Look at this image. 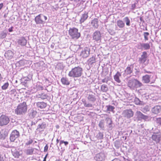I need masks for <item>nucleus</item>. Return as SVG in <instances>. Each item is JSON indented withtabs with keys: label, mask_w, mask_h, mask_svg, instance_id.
<instances>
[{
	"label": "nucleus",
	"mask_w": 161,
	"mask_h": 161,
	"mask_svg": "<svg viewBox=\"0 0 161 161\" xmlns=\"http://www.w3.org/2000/svg\"><path fill=\"white\" fill-rule=\"evenodd\" d=\"M82 71V69L81 67H75L69 72L68 75L70 77H78L81 75Z\"/></svg>",
	"instance_id": "1"
},
{
	"label": "nucleus",
	"mask_w": 161,
	"mask_h": 161,
	"mask_svg": "<svg viewBox=\"0 0 161 161\" xmlns=\"http://www.w3.org/2000/svg\"><path fill=\"white\" fill-rule=\"evenodd\" d=\"M27 106L25 102L19 104L15 109V112L17 115H22L25 114L27 111Z\"/></svg>",
	"instance_id": "2"
},
{
	"label": "nucleus",
	"mask_w": 161,
	"mask_h": 161,
	"mask_svg": "<svg viewBox=\"0 0 161 161\" xmlns=\"http://www.w3.org/2000/svg\"><path fill=\"white\" fill-rule=\"evenodd\" d=\"M127 85L129 87L132 89L140 87L142 86V84L141 82L135 79L130 80Z\"/></svg>",
	"instance_id": "3"
},
{
	"label": "nucleus",
	"mask_w": 161,
	"mask_h": 161,
	"mask_svg": "<svg viewBox=\"0 0 161 161\" xmlns=\"http://www.w3.org/2000/svg\"><path fill=\"white\" fill-rule=\"evenodd\" d=\"M69 33L72 38L75 39H77L80 36V33L78 32V30L76 28H70L69 30Z\"/></svg>",
	"instance_id": "4"
},
{
	"label": "nucleus",
	"mask_w": 161,
	"mask_h": 161,
	"mask_svg": "<svg viewBox=\"0 0 161 161\" xmlns=\"http://www.w3.org/2000/svg\"><path fill=\"white\" fill-rule=\"evenodd\" d=\"M47 19V17L42 14H40L36 16L35 19L36 23L38 24H43Z\"/></svg>",
	"instance_id": "5"
},
{
	"label": "nucleus",
	"mask_w": 161,
	"mask_h": 161,
	"mask_svg": "<svg viewBox=\"0 0 161 161\" xmlns=\"http://www.w3.org/2000/svg\"><path fill=\"white\" fill-rule=\"evenodd\" d=\"M9 118L8 116L2 115L0 117V126L7 125L9 122Z\"/></svg>",
	"instance_id": "6"
},
{
	"label": "nucleus",
	"mask_w": 161,
	"mask_h": 161,
	"mask_svg": "<svg viewBox=\"0 0 161 161\" xmlns=\"http://www.w3.org/2000/svg\"><path fill=\"white\" fill-rule=\"evenodd\" d=\"M20 136L19 132L16 130H13L10 136V140L11 142H14Z\"/></svg>",
	"instance_id": "7"
},
{
	"label": "nucleus",
	"mask_w": 161,
	"mask_h": 161,
	"mask_svg": "<svg viewBox=\"0 0 161 161\" xmlns=\"http://www.w3.org/2000/svg\"><path fill=\"white\" fill-rule=\"evenodd\" d=\"M93 40L97 42H100L101 40V34L99 31H96L92 35Z\"/></svg>",
	"instance_id": "8"
},
{
	"label": "nucleus",
	"mask_w": 161,
	"mask_h": 161,
	"mask_svg": "<svg viewBox=\"0 0 161 161\" xmlns=\"http://www.w3.org/2000/svg\"><path fill=\"white\" fill-rule=\"evenodd\" d=\"M136 118L138 121H141L142 119L146 120L148 119V116L144 115L142 114L141 112L137 111L135 114Z\"/></svg>",
	"instance_id": "9"
},
{
	"label": "nucleus",
	"mask_w": 161,
	"mask_h": 161,
	"mask_svg": "<svg viewBox=\"0 0 161 161\" xmlns=\"http://www.w3.org/2000/svg\"><path fill=\"white\" fill-rule=\"evenodd\" d=\"M90 52V49L87 47H85L81 52L80 56L83 58H86L89 56Z\"/></svg>",
	"instance_id": "10"
},
{
	"label": "nucleus",
	"mask_w": 161,
	"mask_h": 161,
	"mask_svg": "<svg viewBox=\"0 0 161 161\" xmlns=\"http://www.w3.org/2000/svg\"><path fill=\"white\" fill-rule=\"evenodd\" d=\"M47 126V124L45 122H42L38 125L36 129V132L40 133L43 131Z\"/></svg>",
	"instance_id": "11"
},
{
	"label": "nucleus",
	"mask_w": 161,
	"mask_h": 161,
	"mask_svg": "<svg viewBox=\"0 0 161 161\" xmlns=\"http://www.w3.org/2000/svg\"><path fill=\"white\" fill-rule=\"evenodd\" d=\"M134 114L133 112L131 109L124 110L123 113L124 116L127 118H130L133 116Z\"/></svg>",
	"instance_id": "12"
},
{
	"label": "nucleus",
	"mask_w": 161,
	"mask_h": 161,
	"mask_svg": "<svg viewBox=\"0 0 161 161\" xmlns=\"http://www.w3.org/2000/svg\"><path fill=\"white\" fill-rule=\"evenodd\" d=\"M152 138L156 143H158L161 139L160 135L158 133H154L152 136Z\"/></svg>",
	"instance_id": "13"
},
{
	"label": "nucleus",
	"mask_w": 161,
	"mask_h": 161,
	"mask_svg": "<svg viewBox=\"0 0 161 161\" xmlns=\"http://www.w3.org/2000/svg\"><path fill=\"white\" fill-rule=\"evenodd\" d=\"M105 158V154L104 153H100L97 154L94 159L97 161H102Z\"/></svg>",
	"instance_id": "14"
},
{
	"label": "nucleus",
	"mask_w": 161,
	"mask_h": 161,
	"mask_svg": "<svg viewBox=\"0 0 161 161\" xmlns=\"http://www.w3.org/2000/svg\"><path fill=\"white\" fill-rule=\"evenodd\" d=\"M150 48V45L148 43H140L138 47L139 49H144V50L149 49Z\"/></svg>",
	"instance_id": "15"
},
{
	"label": "nucleus",
	"mask_w": 161,
	"mask_h": 161,
	"mask_svg": "<svg viewBox=\"0 0 161 161\" xmlns=\"http://www.w3.org/2000/svg\"><path fill=\"white\" fill-rule=\"evenodd\" d=\"M147 58V53L145 52H143L142 54V55L141 57L139 59V61L140 63L141 64L144 63L146 61Z\"/></svg>",
	"instance_id": "16"
},
{
	"label": "nucleus",
	"mask_w": 161,
	"mask_h": 161,
	"mask_svg": "<svg viewBox=\"0 0 161 161\" xmlns=\"http://www.w3.org/2000/svg\"><path fill=\"white\" fill-rule=\"evenodd\" d=\"M14 53L13 52L10 50L7 51L4 54V56L8 59H11L14 56Z\"/></svg>",
	"instance_id": "17"
},
{
	"label": "nucleus",
	"mask_w": 161,
	"mask_h": 161,
	"mask_svg": "<svg viewBox=\"0 0 161 161\" xmlns=\"http://www.w3.org/2000/svg\"><path fill=\"white\" fill-rule=\"evenodd\" d=\"M17 43L18 44L22 46H25L27 43V40L24 37H22L19 39Z\"/></svg>",
	"instance_id": "18"
},
{
	"label": "nucleus",
	"mask_w": 161,
	"mask_h": 161,
	"mask_svg": "<svg viewBox=\"0 0 161 161\" xmlns=\"http://www.w3.org/2000/svg\"><path fill=\"white\" fill-rule=\"evenodd\" d=\"M152 111L155 114H158L161 111V107L158 105L155 106L153 108Z\"/></svg>",
	"instance_id": "19"
},
{
	"label": "nucleus",
	"mask_w": 161,
	"mask_h": 161,
	"mask_svg": "<svg viewBox=\"0 0 161 161\" xmlns=\"http://www.w3.org/2000/svg\"><path fill=\"white\" fill-rule=\"evenodd\" d=\"M95 62V58L94 56H92L87 61V63L89 66H92V64Z\"/></svg>",
	"instance_id": "20"
},
{
	"label": "nucleus",
	"mask_w": 161,
	"mask_h": 161,
	"mask_svg": "<svg viewBox=\"0 0 161 161\" xmlns=\"http://www.w3.org/2000/svg\"><path fill=\"white\" fill-rule=\"evenodd\" d=\"M34 150V148L31 147L25 149L24 152L27 155H31L33 154Z\"/></svg>",
	"instance_id": "21"
},
{
	"label": "nucleus",
	"mask_w": 161,
	"mask_h": 161,
	"mask_svg": "<svg viewBox=\"0 0 161 161\" xmlns=\"http://www.w3.org/2000/svg\"><path fill=\"white\" fill-rule=\"evenodd\" d=\"M133 69V67L131 65L128 66L125 70V74H130L132 72Z\"/></svg>",
	"instance_id": "22"
},
{
	"label": "nucleus",
	"mask_w": 161,
	"mask_h": 161,
	"mask_svg": "<svg viewBox=\"0 0 161 161\" xmlns=\"http://www.w3.org/2000/svg\"><path fill=\"white\" fill-rule=\"evenodd\" d=\"M121 75L120 72H117L114 76V79L115 81L118 83L120 82L121 81L119 77L121 76Z\"/></svg>",
	"instance_id": "23"
},
{
	"label": "nucleus",
	"mask_w": 161,
	"mask_h": 161,
	"mask_svg": "<svg viewBox=\"0 0 161 161\" xmlns=\"http://www.w3.org/2000/svg\"><path fill=\"white\" fill-rule=\"evenodd\" d=\"M12 148L11 149V152L12 153V154L14 157L16 158H18L20 156L21 154L19 153V152L16 151H15L14 150V147H12Z\"/></svg>",
	"instance_id": "24"
},
{
	"label": "nucleus",
	"mask_w": 161,
	"mask_h": 161,
	"mask_svg": "<svg viewBox=\"0 0 161 161\" xmlns=\"http://www.w3.org/2000/svg\"><path fill=\"white\" fill-rule=\"evenodd\" d=\"M88 15L87 13H85L82 14L80 19V23H82L84 22V21L88 18Z\"/></svg>",
	"instance_id": "25"
},
{
	"label": "nucleus",
	"mask_w": 161,
	"mask_h": 161,
	"mask_svg": "<svg viewBox=\"0 0 161 161\" xmlns=\"http://www.w3.org/2000/svg\"><path fill=\"white\" fill-rule=\"evenodd\" d=\"M36 105L38 108L42 109L45 108L46 107L47 104L44 102H41L37 103Z\"/></svg>",
	"instance_id": "26"
},
{
	"label": "nucleus",
	"mask_w": 161,
	"mask_h": 161,
	"mask_svg": "<svg viewBox=\"0 0 161 161\" xmlns=\"http://www.w3.org/2000/svg\"><path fill=\"white\" fill-rule=\"evenodd\" d=\"M150 76L146 75L142 77V80L145 83H148L150 82Z\"/></svg>",
	"instance_id": "27"
},
{
	"label": "nucleus",
	"mask_w": 161,
	"mask_h": 161,
	"mask_svg": "<svg viewBox=\"0 0 161 161\" xmlns=\"http://www.w3.org/2000/svg\"><path fill=\"white\" fill-rule=\"evenodd\" d=\"M117 26L120 28H123L125 27V24L124 22L121 20H119L117 21Z\"/></svg>",
	"instance_id": "28"
},
{
	"label": "nucleus",
	"mask_w": 161,
	"mask_h": 161,
	"mask_svg": "<svg viewBox=\"0 0 161 161\" xmlns=\"http://www.w3.org/2000/svg\"><path fill=\"white\" fill-rule=\"evenodd\" d=\"M91 24L94 27L96 28H97L98 26L97 19H93L92 21Z\"/></svg>",
	"instance_id": "29"
},
{
	"label": "nucleus",
	"mask_w": 161,
	"mask_h": 161,
	"mask_svg": "<svg viewBox=\"0 0 161 161\" xmlns=\"http://www.w3.org/2000/svg\"><path fill=\"white\" fill-rule=\"evenodd\" d=\"M61 81L63 85H69V82L66 78L64 77L62 78Z\"/></svg>",
	"instance_id": "30"
},
{
	"label": "nucleus",
	"mask_w": 161,
	"mask_h": 161,
	"mask_svg": "<svg viewBox=\"0 0 161 161\" xmlns=\"http://www.w3.org/2000/svg\"><path fill=\"white\" fill-rule=\"evenodd\" d=\"M87 99L89 101L92 102H94L96 100V98L95 96L91 95H89L88 96Z\"/></svg>",
	"instance_id": "31"
},
{
	"label": "nucleus",
	"mask_w": 161,
	"mask_h": 161,
	"mask_svg": "<svg viewBox=\"0 0 161 161\" xmlns=\"http://www.w3.org/2000/svg\"><path fill=\"white\" fill-rule=\"evenodd\" d=\"M108 89L107 87V85H103L101 86V91L104 92H106Z\"/></svg>",
	"instance_id": "32"
},
{
	"label": "nucleus",
	"mask_w": 161,
	"mask_h": 161,
	"mask_svg": "<svg viewBox=\"0 0 161 161\" xmlns=\"http://www.w3.org/2000/svg\"><path fill=\"white\" fill-rule=\"evenodd\" d=\"M124 20L127 26H129L130 25V20L128 17H125Z\"/></svg>",
	"instance_id": "33"
},
{
	"label": "nucleus",
	"mask_w": 161,
	"mask_h": 161,
	"mask_svg": "<svg viewBox=\"0 0 161 161\" xmlns=\"http://www.w3.org/2000/svg\"><path fill=\"white\" fill-rule=\"evenodd\" d=\"M97 139L98 140L102 139L103 138V134L101 132H99L96 136Z\"/></svg>",
	"instance_id": "34"
},
{
	"label": "nucleus",
	"mask_w": 161,
	"mask_h": 161,
	"mask_svg": "<svg viewBox=\"0 0 161 161\" xmlns=\"http://www.w3.org/2000/svg\"><path fill=\"white\" fill-rule=\"evenodd\" d=\"M98 125L99 127L102 128L103 129L104 127V121L103 120H101L100 121Z\"/></svg>",
	"instance_id": "35"
},
{
	"label": "nucleus",
	"mask_w": 161,
	"mask_h": 161,
	"mask_svg": "<svg viewBox=\"0 0 161 161\" xmlns=\"http://www.w3.org/2000/svg\"><path fill=\"white\" fill-rule=\"evenodd\" d=\"M107 122L108 123V127L109 128H110L111 129L112 128V121L111 119H110L109 118H108L107 119Z\"/></svg>",
	"instance_id": "36"
},
{
	"label": "nucleus",
	"mask_w": 161,
	"mask_h": 161,
	"mask_svg": "<svg viewBox=\"0 0 161 161\" xmlns=\"http://www.w3.org/2000/svg\"><path fill=\"white\" fill-rule=\"evenodd\" d=\"M9 84L8 82L5 83L2 86V89L3 90H6L8 87Z\"/></svg>",
	"instance_id": "37"
},
{
	"label": "nucleus",
	"mask_w": 161,
	"mask_h": 161,
	"mask_svg": "<svg viewBox=\"0 0 161 161\" xmlns=\"http://www.w3.org/2000/svg\"><path fill=\"white\" fill-rule=\"evenodd\" d=\"M107 110L110 111H113L114 109V107L111 105L107 106Z\"/></svg>",
	"instance_id": "38"
},
{
	"label": "nucleus",
	"mask_w": 161,
	"mask_h": 161,
	"mask_svg": "<svg viewBox=\"0 0 161 161\" xmlns=\"http://www.w3.org/2000/svg\"><path fill=\"white\" fill-rule=\"evenodd\" d=\"M134 102L136 104L139 105L141 104V102L138 98L136 97L134 99Z\"/></svg>",
	"instance_id": "39"
},
{
	"label": "nucleus",
	"mask_w": 161,
	"mask_h": 161,
	"mask_svg": "<svg viewBox=\"0 0 161 161\" xmlns=\"http://www.w3.org/2000/svg\"><path fill=\"white\" fill-rule=\"evenodd\" d=\"M37 113V112L36 111L34 110H31L30 114L33 117H34L36 115Z\"/></svg>",
	"instance_id": "40"
},
{
	"label": "nucleus",
	"mask_w": 161,
	"mask_h": 161,
	"mask_svg": "<svg viewBox=\"0 0 161 161\" xmlns=\"http://www.w3.org/2000/svg\"><path fill=\"white\" fill-rule=\"evenodd\" d=\"M40 97L43 99H46L47 98V95L44 93H42L41 94H40Z\"/></svg>",
	"instance_id": "41"
},
{
	"label": "nucleus",
	"mask_w": 161,
	"mask_h": 161,
	"mask_svg": "<svg viewBox=\"0 0 161 161\" xmlns=\"http://www.w3.org/2000/svg\"><path fill=\"white\" fill-rule=\"evenodd\" d=\"M143 35L144 36L145 40H148V36L149 35V33L147 32H145L144 33Z\"/></svg>",
	"instance_id": "42"
},
{
	"label": "nucleus",
	"mask_w": 161,
	"mask_h": 161,
	"mask_svg": "<svg viewBox=\"0 0 161 161\" xmlns=\"http://www.w3.org/2000/svg\"><path fill=\"white\" fill-rule=\"evenodd\" d=\"M83 103L84 105V106L86 107H92V105L91 103H86V102L85 101L83 102Z\"/></svg>",
	"instance_id": "43"
},
{
	"label": "nucleus",
	"mask_w": 161,
	"mask_h": 161,
	"mask_svg": "<svg viewBox=\"0 0 161 161\" xmlns=\"http://www.w3.org/2000/svg\"><path fill=\"white\" fill-rule=\"evenodd\" d=\"M63 143L64 144L65 146H66L68 144L69 142H65L63 140H61L59 142V144L60 145H61Z\"/></svg>",
	"instance_id": "44"
},
{
	"label": "nucleus",
	"mask_w": 161,
	"mask_h": 161,
	"mask_svg": "<svg viewBox=\"0 0 161 161\" xmlns=\"http://www.w3.org/2000/svg\"><path fill=\"white\" fill-rule=\"evenodd\" d=\"M33 142V140L30 139L29 140V141H28L26 143V145H29L31 144Z\"/></svg>",
	"instance_id": "45"
},
{
	"label": "nucleus",
	"mask_w": 161,
	"mask_h": 161,
	"mask_svg": "<svg viewBox=\"0 0 161 161\" xmlns=\"http://www.w3.org/2000/svg\"><path fill=\"white\" fill-rule=\"evenodd\" d=\"M136 3H134L132 4L131 6V9L132 10H134L136 6Z\"/></svg>",
	"instance_id": "46"
},
{
	"label": "nucleus",
	"mask_w": 161,
	"mask_h": 161,
	"mask_svg": "<svg viewBox=\"0 0 161 161\" xmlns=\"http://www.w3.org/2000/svg\"><path fill=\"white\" fill-rule=\"evenodd\" d=\"M102 81L103 83H107L108 81V78L106 77L104 79H102Z\"/></svg>",
	"instance_id": "47"
},
{
	"label": "nucleus",
	"mask_w": 161,
	"mask_h": 161,
	"mask_svg": "<svg viewBox=\"0 0 161 161\" xmlns=\"http://www.w3.org/2000/svg\"><path fill=\"white\" fill-rule=\"evenodd\" d=\"M6 34L4 32L2 33L1 34V37L2 38H3L6 37Z\"/></svg>",
	"instance_id": "48"
},
{
	"label": "nucleus",
	"mask_w": 161,
	"mask_h": 161,
	"mask_svg": "<svg viewBox=\"0 0 161 161\" xmlns=\"http://www.w3.org/2000/svg\"><path fill=\"white\" fill-rule=\"evenodd\" d=\"M48 149V146L47 145H46L44 147V152H46L47 151Z\"/></svg>",
	"instance_id": "49"
},
{
	"label": "nucleus",
	"mask_w": 161,
	"mask_h": 161,
	"mask_svg": "<svg viewBox=\"0 0 161 161\" xmlns=\"http://www.w3.org/2000/svg\"><path fill=\"white\" fill-rule=\"evenodd\" d=\"M16 91L15 89H13L12 90L10 91V93L11 94H14L16 92Z\"/></svg>",
	"instance_id": "50"
},
{
	"label": "nucleus",
	"mask_w": 161,
	"mask_h": 161,
	"mask_svg": "<svg viewBox=\"0 0 161 161\" xmlns=\"http://www.w3.org/2000/svg\"><path fill=\"white\" fill-rule=\"evenodd\" d=\"M5 137V135H2L1 134L0 136V138L1 139H4Z\"/></svg>",
	"instance_id": "51"
},
{
	"label": "nucleus",
	"mask_w": 161,
	"mask_h": 161,
	"mask_svg": "<svg viewBox=\"0 0 161 161\" xmlns=\"http://www.w3.org/2000/svg\"><path fill=\"white\" fill-rule=\"evenodd\" d=\"M13 27H11L9 28L8 29V31L10 32H12L13 31Z\"/></svg>",
	"instance_id": "52"
},
{
	"label": "nucleus",
	"mask_w": 161,
	"mask_h": 161,
	"mask_svg": "<svg viewBox=\"0 0 161 161\" xmlns=\"http://www.w3.org/2000/svg\"><path fill=\"white\" fill-rule=\"evenodd\" d=\"M3 3H1L0 4V10L1 9V8L3 7Z\"/></svg>",
	"instance_id": "53"
},
{
	"label": "nucleus",
	"mask_w": 161,
	"mask_h": 161,
	"mask_svg": "<svg viewBox=\"0 0 161 161\" xmlns=\"http://www.w3.org/2000/svg\"><path fill=\"white\" fill-rule=\"evenodd\" d=\"M0 161H4L3 158L1 157V155H0Z\"/></svg>",
	"instance_id": "54"
},
{
	"label": "nucleus",
	"mask_w": 161,
	"mask_h": 161,
	"mask_svg": "<svg viewBox=\"0 0 161 161\" xmlns=\"http://www.w3.org/2000/svg\"><path fill=\"white\" fill-rule=\"evenodd\" d=\"M112 161H121L119 159H115L113 160Z\"/></svg>",
	"instance_id": "55"
},
{
	"label": "nucleus",
	"mask_w": 161,
	"mask_h": 161,
	"mask_svg": "<svg viewBox=\"0 0 161 161\" xmlns=\"http://www.w3.org/2000/svg\"><path fill=\"white\" fill-rule=\"evenodd\" d=\"M158 121H159V124L161 125V118H160L159 119H158Z\"/></svg>",
	"instance_id": "56"
},
{
	"label": "nucleus",
	"mask_w": 161,
	"mask_h": 161,
	"mask_svg": "<svg viewBox=\"0 0 161 161\" xmlns=\"http://www.w3.org/2000/svg\"><path fill=\"white\" fill-rule=\"evenodd\" d=\"M47 154L45 156V157L44 158L43 161H46V157H47Z\"/></svg>",
	"instance_id": "57"
},
{
	"label": "nucleus",
	"mask_w": 161,
	"mask_h": 161,
	"mask_svg": "<svg viewBox=\"0 0 161 161\" xmlns=\"http://www.w3.org/2000/svg\"><path fill=\"white\" fill-rule=\"evenodd\" d=\"M3 79V77H2L1 74H0V81L2 80Z\"/></svg>",
	"instance_id": "58"
},
{
	"label": "nucleus",
	"mask_w": 161,
	"mask_h": 161,
	"mask_svg": "<svg viewBox=\"0 0 161 161\" xmlns=\"http://www.w3.org/2000/svg\"><path fill=\"white\" fill-rule=\"evenodd\" d=\"M36 122H32L31 125H35V124L36 123Z\"/></svg>",
	"instance_id": "59"
},
{
	"label": "nucleus",
	"mask_w": 161,
	"mask_h": 161,
	"mask_svg": "<svg viewBox=\"0 0 161 161\" xmlns=\"http://www.w3.org/2000/svg\"><path fill=\"white\" fill-rule=\"evenodd\" d=\"M145 72L146 73H151V72L150 71H146L145 70Z\"/></svg>",
	"instance_id": "60"
},
{
	"label": "nucleus",
	"mask_w": 161,
	"mask_h": 161,
	"mask_svg": "<svg viewBox=\"0 0 161 161\" xmlns=\"http://www.w3.org/2000/svg\"><path fill=\"white\" fill-rule=\"evenodd\" d=\"M59 141V140H58V139H57V140H56V142H57V143H58Z\"/></svg>",
	"instance_id": "61"
},
{
	"label": "nucleus",
	"mask_w": 161,
	"mask_h": 161,
	"mask_svg": "<svg viewBox=\"0 0 161 161\" xmlns=\"http://www.w3.org/2000/svg\"><path fill=\"white\" fill-rule=\"evenodd\" d=\"M55 161H60L58 160H56Z\"/></svg>",
	"instance_id": "62"
},
{
	"label": "nucleus",
	"mask_w": 161,
	"mask_h": 161,
	"mask_svg": "<svg viewBox=\"0 0 161 161\" xmlns=\"http://www.w3.org/2000/svg\"><path fill=\"white\" fill-rule=\"evenodd\" d=\"M140 19L141 20H142V18H140Z\"/></svg>",
	"instance_id": "63"
}]
</instances>
